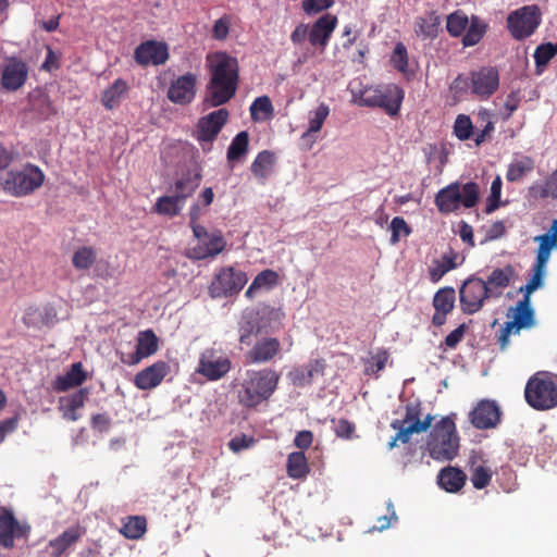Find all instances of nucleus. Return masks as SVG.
<instances>
[{"instance_id":"423d86ee","label":"nucleus","mask_w":557,"mask_h":557,"mask_svg":"<svg viewBox=\"0 0 557 557\" xmlns=\"http://www.w3.org/2000/svg\"><path fill=\"white\" fill-rule=\"evenodd\" d=\"M403 99L404 90L394 84L367 87L360 90L359 94L352 91V100L356 104L381 108L389 115L398 113Z\"/></svg>"},{"instance_id":"f257e3e1","label":"nucleus","mask_w":557,"mask_h":557,"mask_svg":"<svg viewBox=\"0 0 557 557\" xmlns=\"http://www.w3.org/2000/svg\"><path fill=\"white\" fill-rule=\"evenodd\" d=\"M211 79L207 85L205 102L209 107L226 103L236 92L238 83L237 60L225 52L208 57Z\"/></svg>"},{"instance_id":"7c9ffc66","label":"nucleus","mask_w":557,"mask_h":557,"mask_svg":"<svg viewBox=\"0 0 557 557\" xmlns=\"http://www.w3.org/2000/svg\"><path fill=\"white\" fill-rule=\"evenodd\" d=\"M87 379L82 362H75L63 375H59L53 382V388L58 392H65L70 388L82 385Z\"/></svg>"},{"instance_id":"4be33fe9","label":"nucleus","mask_w":557,"mask_h":557,"mask_svg":"<svg viewBox=\"0 0 557 557\" xmlns=\"http://www.w3.org/2000/svg\"><path fill=\"white\" fill-rule=\"evenodd\" d=\"M170 372V366L165 361H157L139 371L134 379L137 388L147 391L157 387Z\"/></svg>"},{"instance_id":"bf43d9fd","label":"nucleus","mask_w":557,"mask_h":557,"mask_svg":"<svg viewBox=\"0 0 557 557\" xmlns=\"http://www.w3.org/2000/svg\"><path fill=\"white\" fill-rule=\"evenodd\" d=\"M389 227L392 231L391 243L393 245L399 242L401 235L408 236L410 234L409 226L407 225L406 221L400 216L394 218L391 222Z\"/></svg>"},{"instance_id":"9d476101","label":"nucleus","mask_w":557,"mask_h":557,"mask_svg":"<svg viewBox=\"0 0 557 557\" xmlns=\"http://www.w3.org/2000/svg\"><path fill=\"white\" fill-rule=\"evenodd\" d=\"M200 175H187L175 183V195L162 196L154 205V211L159 214L175 216L183 209L184 202L199 186Z\"/></svg>"},{"instance_id":"4d7b16f0","label":"nucleus","mask_w":557,"mask_h":557,"mask_svg":"<svg viewBox=\"0 0 557 557\" xmlns=\"http://www.w3.org/2000/svg\"><path fill=\"white\" fill-rule=\"evenodd\" d=\"M492 479V471L490 468L484 466H478L473 468L471 473V482L478 490L484 488L488 485Z\"/></svg>"},{"instance_id":"6ab92c4d","label":"nucleus","mask_w":557,"mask_h":557,"mask_svg":"<svg viewBox=\"0 0 557 557\" xmlns=\"http://www.w3.org/2000/svg\"><path fill=\"white\" fill-rule=\"evenodd\" d=\"M469 417L476 429H490L500 421V409L495 401L481 400L469 413Z\"/></svg>"},{"instance_id":"338daca9","label":"nucleus","mask_w":557,"mask_h":557,"mask_svg":"<svg viewBox=\"0 0 557 557\" xmlns=\"http://www.w3.org/2000/svg\"><path fill=\"white\" fill-rule=\"evenodd\" d=\"M334 430L337 436L343 438H350L355 431V425L348 420L339 419L337 422H335Z\"/></svg>"},{"instance_id":"6e6d98bb","label":"nucleus","mask_w":557,"mask_h":557,"mask_svg":"<svg viewBox=\"0 0 557 557\" xmlns=\"http://www.w3.org/2000/svg\"><path fill=\"white\" fill-rule=\"evenodd\" d=\"M32 110L38 112L42 116L50 115L53 110L49 97L42 92L32 95Z\"/></svg>"},{"instance_id":"e2e57ef3","label":"nucleus","mask_w":557,"mask_h":557,"mask_svg":"<svg viewBox=\"0 0 557 557\" xmlns=\"http://www.w3.org/2000/svg\"><path fill=\"white\" fill-rule=\"evenodd\" d=\"M333 5V0H304L302 9L306 13L312 14L321 12Z\"/></svg>"},{"instance_id":"f704fd0d","label":"nucleus","mask_w":557,"mask_h":557,"mask_svg":"<svg viewBox=\"0 0 557 557\" xmlns=\"http://www.w3.org/2000/svg\"><path fill=\"white\" fill-rule=\"evenodd\" d=\"M128 84L122 78H117L106 88L101 96V103L108 110L119 107L128 92Z\"/></svg>"},{"instance_id":"5fc2aeb1","label":"nucleus","mask_w":557,"mask_h":557,"mask_svg":"<svg viewBox=\"0 0 557 557\" xmlns=\"http://www.w3.org/2000/svg\"><path fill=\"white\" fill-rule=\"evenodd\" d=\"M454 133L460 140H467L473 133V125L468 115L460 114L454 124Z\"/></svg>"},{"instance_id":"603ef678","label":"nucleus","mask_w":557,"mask_h":557,"mask_svg":"<svg viewBox=\"0 0 557 557\" xmlns=\"http://www.w3.org/2000/svg\"><path fill=\"white\" fill-rule=\"evenodd\" d=\"M469 21L462 11H456L447 16L446 29L450 36L459 37L466 32Z\"/></svg>"},{"instance_id":"de8ad7c7","label":"nucleus","mask_w":557,"mask_h":557,"mask_svg":"<svg viewBox=\"0 0 557 557\" xmlns=\"http://www.w3.org/2000/svg\"><path fill=\"white\" fill-rule=\"evenodd\" d=\"M146 519L140 516L128 517L121 528V533L131 540H137L146 532Z\"/></svg>"},{"instance_id":"412c9836","label":"nucleus","mask_w":557,"mask_h":557,"mask_svg":"<svg viewBox=\"0 0 557 557\" xmlns=\"http://www.w3.org/2000/svg\"><path fill=\"white\" fill-rule=\"evenodd\" d=\"M196 82L197 77L193 73L180 76L172 82L168 90V98L180 104L191 102L196 95Z\"/></svg>"},{"instance_id":"b1692460","label":"nucleus","mask_w":557,"mask_h":557,"mask_svg":"<svg viewBox=\"0 0 557 557\" xmlns=\"http://www.w3.org/2000/svg\"><path fill=\"white\" fill-rule=\"evenodd\" d=\"M169 58L168 47L163 42L147 41L135 50V60L139 64H163Z\"/></svg>"},{"instance_id":"c756f323","label":"nucleus","mask_w":557,"mask_h":557,"mask_svg":"<svg viewBox=\"0 0 557 557\" xmlns=\"http://www.w3.org/2000/svg\"><path fill=\"white\" fill-rule=\"evenodd\" d=\"M158 349V338L151 330L140 332L137 338L136 351L129 360L122 359L131 364L138 363L143 358L153 355Z\"/></svg>"},{"instance_id":"774afa93","label":"nucleus","mask_w":557,"mask_h":557,"mask_svg":"<svg viewBox=\"0 0 557 557\" xmlns=\"http://www.w3.org/2000/svg\"><path fill=\"white\" fill-rule=\"evenodd\" d=\"M313 441V434L310 431H300L296 434L294 444L300 449H307L311 446Z\"/></svg>"},{"instance_id":"c85d7f7f","label":"nucleus","mask_w":557,"mask_h":557,"mask_svg":"<svg viewBox=\"0 0 557 557\" xmlns=\"http://www.w3.org/2000/svg\"><path fill=\"white\" fill-rule=\"evenodd\" d=\"M262 333L258 312L253 308H247L242 312L238 321V341L240 344L250 345L253 334Z\"/></svg>"},{"instance_id":"aec40b11","label":"nucleus","mask_w":557,"mask_h":557,"mask_svg":"<svg viewBox=\"0 0 557 557\" xmlns=\"http://www.w3.org/2000/svg\"><path fill=\"white\" fill-rule=\"evenodd\" d=\"M281 342L275 337H262L246 354L248 363H267L280 355Z\"/></svg>"},{"instance_id":"680f3d73","label":"nucleus","mask_w":557,"mask_h":557,"mask_svg":"<svg viewBox=\"0 0 557 557\" xmlns=\"http://www.w3.org/2000/svg\"><path fill=\"white\" fill-rule=\"evenodd\" d=\"M386 361L387 356L385 352L372 356L370 359L367 360L366 373L373 374L380 372L381 370L384 369Z\"/></svg>"},{"instance_id":"72a5a7b5","label":"nucleus","mask_w":557,"mask_h":557,"mask_svg":"<svg viewBox=\"0 0 557 557\" xmlns=\"http://www.w3.org/2000/svg\"><path fill=\"white\" fill-rule=\"evenodd\" d=\"M466 480L467 475L465 472L455 467H446L437 475L440 486L449 493H456L461 490Z\"/></svg>"},{"instance_id":"0eeeda50","label":"nucleus","mask_w":557,"mask_h":557,"mask_svg":"<svg viewBox=\"0 0 557 557\" xmlns=\"http://www.w3.org/2000/svg\"><path fill=\"white\" fill-rule=\"evenodd\" d=\"M534 242L539 243V248L533 267V275L529 282L520 288V290L524 293V296L529 298L534 290L542 286L550 252L557 249V220L553 221L547 233L535 236Z\"/></svg>"},{"instance_id":"f8f14e48","label":"nucleus","mask_w":557,"mask_h":557,"mask_svg":"<svg viewBox=\"0 0 557 557\" xmlns=\"http://www.w3.org/2000/svg\"><path fill=\"white\" fill-rule=\"evenodd\" d=\"M247 281L245 272L232 267L222 268L212 280L209 293L213 298L238 294Z\"/></svg>"},{"instance_id":"ddd939ff","label":"nucleus","mask_w":557,"mask_h":557,"mask_svg":"<svg viewBox=\"0 0 557 557\" xmlns=\"http://www.w3.org/2000/svg\"><path fill=\"white\" fill-rule=\"evenodd\" d=\"M232 368L231 359L223 352L214 349H205L196 368V373L202 375L208 381H218L224 377Z\"/></svg>"},{"instance_id":"bb28decb","label":"nucleus","mask_w":557,"mask_h":557,"mask_svg":"<svg viewBox=\"0 0 557 557\" xmlns=\"http://www.w3.org/2000/svg\"><path fill=\"white\" fill-rule=\"evenodd\" d=\"M455 305V290L451 287L440 289L433 298V307L435 313L432 318V323L436 326H442L446 321V315L454 309Z\"/></svg>"},{"instance_id":"a878e982","label":"nucleus","mask_w":557,"mask_h":557,"mask_svg":"<svg viewBox=\"0 0 557 557\" xmlns=\"http://www.w3.org/2000/svg\"><path fill=\"white\" fill-rule=\"evenodd\" d=\"M337 25V17L332 14H324L311 27L309 41L312 46L324 48L329 38Z\"/></svg>"},{"instance_id":"864d4df0","label":"nucleus","mask_w":557,"mask_h":557,"mask_svg":"<svg viewBox=\"0 0 557 557\" xmlns=\"http://www.w3.org/2000/svg\"><path fill=\"white\" fill-rule=\"evenodd\" d=\"M557 46L550 42L540 45L534 52L536 67H544L556 55Z\"/></svg>"},{"instance_id":"f3484780","label":"nucleus","mask_w":557,"mask_h":557,"mask_svg":"<svg viewBox=\"0 0 557 557\" xmlns=\"http://www.w3.org/2000/svg\"><path fill=\"white\" fill-rule=\"evenodd\" d=\"M28 66L16 58H10L3 65L1 74V86L4 90L15 91L27 81Z\"/></svg>"},{"instance_id":"a211bd4d","label":"nucleus","mask_w":557,"mask_h":557,"mask_svg":"<svg viewBox=\"0 0 557 557\" xmlns=\"http://www.w3.org/2000/svg\"><path fill=\"white\" fill-rule=\"evenodd\" d=\"M499 85L498 72L494 67H482L471 74V91L481 99L493 95Z\"/></svg>"},{"instance_id":"79ce46f5","label":"nucleus","mask_w":557,"mask_h":557,"mask_svg":"<svg viewBox=\"0 0 557 557\" xmlns=\"http://www.w3.org/2000/svg\"><path fill=\"white\" fill-rule=\"evenodd\" d=\"M534 169V161L530 157H519L511 161L508 165L506 178L508 182L515 183L522 180Z\"/></svg>"},{"instance_id":"3c124183","label":"nucleus","mask_w":557,"mask_h":557,"mask_svg":"<svg viewBox=\"0 0 557 557\" xmlns=\"http://www.w3.org/2000/svg\"><path fill=\"white\" fill-rule=\"evenodd\" d=\"M97 253L92 247H79L72 257L73 267L76 270H88L96 261Z\"/></svg>"},{"instance_id":"f03ea898","label":"nucleus","mask_w":557,"mask_h":557,"mask_svg":"<svg viewBox=\"0 0 557 557\" xmlns=\"http://www.w3.org/2000/svg\"><path fill=\"white\" fill-rule=\"evenodd\" d=\"M280 374L272 369L247 370L242 383L239 401L246 407H255L269 399L275 392Z\"/></svg>"},{"instance_id":"c9c22d12","label":"nucleus","mask_w":557,"mask_h":557,"mask_svg":"<svg viewBox=\"0 0 557 557\" xmlns=\"http://www.w3.org/2000/svg\"><path fill=\"white\" fill-rule=\"evenodd\" d=\"M324 363L315 360L307 366L295 368L288 373V377L295 386L304 387L311 384L315 374L322 373Z\"/></svg>"},{"instance_id":"dca6fc26","label":"nucleus","mask_w":557,"mask_h":557,"mask_svg":"<svg viewBox=\"0 0 557 557\" xmlns=\"http://www.w3.org/2000/svg\"><path fill=\"white\" fill-rule=\"evenodd\" d=\"M228 119L226 109H219L201 117L197 125V139L202 144L212 143Z\"/></svg>"},{"instance_id":"473e14b6","label":"nucleus","mask_w":557,"mask_h":557,"mask_svg":"<svg viewBox=\"0 0 557 557\" xmlns=\"http://www.w3.org/2000/svg\"><path fill=\"white\" fill-rule=\"evenodd\" d=\"M512 275L513 269L510 265L502 269H495L488 275L487 280L484 281V284L487 287L491 298L499 297L502 295L503 289L510 284Z\"/></svg>"},{"instance_id":"ea45409f","label":"nucleus","mask_w":557,"mask_h":557,"mask_svg":"<svg viewBox=\"0 0 557 557\" xmlns=\"http://www.w3.org/2000/svg\"><path fill=\"white\" fill-rule=\"evenodd\" d=\"M87 393L83 389L60 399V410L63 418L70 421L79 419L77 410L83 408Z\"/></svg>"},{"instance_id":"37998d69","label":"nucleus","mask_w":557,"mask_h":557,"mask_svg":"<svg viewBox=\"0 0 557 557\" xmlns=\"http://www.w3.org/2000/svg\"><path fill=\"white\" fill-rule=\"evenodd\" d=\"M441 18L435 11H431L418 18L416 33L424 38H435L438 34Z\"/></svg>"},{"instance_id":"69168bd1","label":"nucleus","mask_w":557,"mask_h":557,"mask_svg":"<svg viewBox=\"0 0 557 557\" xmlns=\"http://www.w3.org/2000/svg\"><path fill=\"white\" fill-rule=\"evenodd\" d=\"M230 21L227 17H221L215 21L212 29V35L215 39H225L228 35Z\"/></svg>"},{"instance_id":"9b49d317","label":"nucleus","mask_w":557,"mask_h":557,"mask_svg":"<svg viewBox=\"0 0 557 557\" xmlns=\"http://www.w3.org/2000/svg\"><path fill=\"white\" fill-rule=\"evenodd\" d=\"M541 24V11L537 5H525L511 12L507 17V27L517 40L530 37Z\"/></svg>"},{"instance_id":"5701e85b","label":"nucleus","mask_w":557,"mask_h":557,"mask_svg":"<svg viewBox=\"0 0 557 557\" xmlns=\"http://www.w3.org/2000/svg\"><path fill=\"white\" fill-rule=\"evenodd\" d=\"M23 527L14 517L12 510L0 508V545L4 548H11L14 545V539L22 536Z\"/></svg>"},{"instance_id":"20e7f679","label":"nucleus","mask_w":557,"mask_h":557,"mask_svg":"<svg viewBox=\"0 0 557 557\" xmlns=\"http://www.w3.org/2000/svg\"><path fill=\"white\" fill-rule=\"evenodd\" d=\"M426 448L437 461L453 460L459 450V437L451 417H444L433 426Z\"/></svg>"},{"instance_id":"a19ab883","label":"nucleus","mask_w":557,"mask_h":557,"mask_svg":"<svg viewBox=\"0 0 557 557\" xmlns=\"http://www.w3.org/2000/svg\"><path fill=\"white\" fill-rule=\"evenodd\" d=\"M274 160V154L268 150H263L258 153L251 164V172L258 181L264 183L270 176L273 170Z\"/></svg>"},{"instance_id":"cd10ccee","label":"nucleus","mask_w":557,"mask_h":557,"mask_svg":"<svg viewBox=\"0 0 557 557\" xmlns=\"http://www.w3.org/2000/svg\"><path fill=\"white\" fill-rule=\"evenodd\" d=\"M421 416V406L419 403H409L406 406V414L405 418L399 420L396 419L403 425V430H409L411 428H419V431H412V434H420L425 432L432 424L434 417L432 414H426L423 420L420 419Z\"/></svg>"},{"instance_id":"49530a36","label":"nucleus","mask_w":557,"mask_h":557,"mask_svg":"<svg viewBox=\"0 0 557 557\" xmlns=\"http://www.w3.org/2000/svg\"><path fill=\"white\" fill-rule=\"evenodd\" d=\"M250 115L255 122H265L272 119L274 109L268 96H261L255 99L250 106Z\"/></svg>"},{"instance_id":"1a4fd4ad","label":"nucleus","mask_w":557,"mask_h":557,"mask_svg":"<svg viewBox=\"0 0 557 557\" xmlns=\"http://www.w3.org/2000/svg\"><path fill=\"white\" fill-rule=\"evenodd\" d=\"M508 318L511 320L502 326L498 335V344L503 351L507 349L511 335H518L522 329H530L535 324L530 298L524 296L522 300L518 301L516 307L510 308Z\"/></svg>"},{"instance_id":"6e6552de","label":"nucleus","mask_w":557,"mask_h":557,"mask_svg":"<svg viewBox=\"0 0 557 557\" xmlns=\"http://www.w3.org/2000/svg\"><path fill=\"white\" fill-rule=\"evenodd\" d=\"M478 198L479 187L475 183L469 182L462 186L454 183L437 193L435 203L442 213H450L460 205L466 208L474 207Z\"/></svg>"},{"instance_id":"e433bc0d","label":"nucleus","mask_w":557,"mask_h":557,"mask_svg":"<svg viewBox=\"0 0 557 557\" xmlns=\"http://www.w3.org/2000/svg\"><path fill=\"white\" fill-rule=\"evenodd\" d=\"M256 311L258 312V321L260 322L262 333H272L281 327L285 317L281 309L262 306L256 309Z\"/></svg>"},{"instance_id":"a18cd8bd","label":"nucleus","mask_w":557,"mask_h":557,"mask_svg":"<svg viewBox=\"0 0 557 557\" xmlns=\"http://www.w3.org/2000/svg\"><path fill=\"white\" fill-rule=\"evenodd\" d=\"M287 473L292 479H302L309 473L308 461L302 451H294L288 455Z\"/></svg>"},{"instance_id":"4c0bfd02","label":"nucleus","mask_w":557,"mask_h":557,"mask_svg":"<svg viewBox=\"0 0 557 557\" xmlns=\"http://www.w3.org/2000/svg\"><path fill=\"white\" fill-rule=\"evenodd\" d=\"M457 255L454 251L444 253L441 258L432 261L429 267V277L433 283L440 282V280L449 271L458 267Z\"/></svg>"},{"instance_id":"09e8293b","label":"nucleus","mask_w":557,"mask_h":557,"mask_svg":"<svg viewBox=\"0 0 557 557\" xmlns=\"http://www.w3.org/2000/svg\"><path fill=\"white\" fill-rule=\"evenodd\" d=\"M391 63L404 75L413 74V69L409 64L407 48L403 42L396 44L391 55Z\"/></svg>"},{"instance_id":"58836bf2","label":"nucleus","mask_w":557,"mask_h":557,"mask_svg":"<svg viewBox=\"0 0 557 557\" xmlns=\"http://www.w3.org/2000/svg\"><path fill=\"white\" fill-rule=\"evenodd\" d=\"M278 281V275L275 271L267 269L260 272L247 288L245 296L252 299L258 293L262 290L272 289Z\"/></svg>"},{"instance_id":"c03bdc74","label":"nucleus","mask_w":557,"mask_h":557,"mask_svg":"<svg viewBox=\"0 0 557 557\" xmlns=\"http://www.w3.org/2000/svg\"><path fill=\"white\" fill-rule=\"evenodd\" d=\"M487 25L478 16L473 15L469 21L467 32L463 34L462 44L465 47H472L479 44L486 33Z\"/></svg>"},{"instance_id":"4468645a","label":"nucleus","mask_w":557,"mask_h":557,"mask_svg":"<svg viewBox=\"0 0 557 557\" xmlns=\"http://www.w3.org/2000/svg\"><path fill=\"white\" fill-rule=\"evenodd\" d=\"M194 236L197 239V244L189 249V256L194 259L202 260L215 257L226 245L221 232L209 233L202 225L194 226Z\"/></svg>"},{"instance_id":"052dcab7","label":"nucleus","mask_w":557,"mask_h":557,"mask_svg":"<svg viewBox=\"0 0 557 557\" xmlns=\"http://www.w3.org/2000/svg\"><path fill=\"white\" fill-rule=\"evenodd\" d=\"M255 444V438L245 434L237 435L228 442V448L233 453H240L250 448Z\"/></svg>"},{"instance_id":"39448f33","label":"nucleus","mask_w":557,"mask_h":557,"mask_svg":"<svg viewBox=\"0 0 557 557\" xmlns=\"http://www.w3.org/2000/svg\"><path fill=\"white\" fill-rule=\"evenodd\" d=\"M524 398L535 410H549L557 406V376L541 371L533 374L527 382Z\"/></svg>"},{"instance_id":"0e129e2a","label":"nucleus","mask_w":557,"mask_h":557,"mask_svg":"<svg viewBox=\"0 0 557 557\" xmlns=\"http://www.w3.org/2000/svg\"><path fill=\"white\" fill-rule=\"evenodd\" d=\"M465 332H466V325L465 324L459 325L457 329H455L453 332H450L446 336V338H445V341L443 343L445 348L446 349H454V348H456L457 345L463 338Z\"/></svg>"},{"instance_id":"393cba45","label":"nucleus","mask_w":557,"mask_h":557,"mask_svg":"<svg viewBox=\"0 0 557 557\" xmlns=\"http://www.w3.org/2000/svg\"><path fill=\"white\" fill-rule=\"evenodd\" d=\"M85 531L81 527H71L59 536L51 540L47 546L50 557H61L70 547H72L83 535Z\"/></svg>"},{"instance_id":"2eb2a0df","label":"nucleus","mask_w":557,"mask_h":557,"mask_svg":"<svg viewBox=\"0 0 557 557\" xmlns=\"http://www.w3.org/2000/svg\"><path fill=\"white\" fill-rule=\"evenodd\" d=\"M460 305L463 312L473 314L478 312L484 300L491 298L484 280L471 277L467 280L459 290Z\"/></svg>"},{"instance_id":"8fccbe9b","label":"nucleus","mask_w":557,"mask_h":557,"mask_svg":"<svg viewBox=\"0 0 557 557\" xmlns=\"http://www.w3.org/2000/svg\"><path fill=\"white\" fill-rule=\"evenodd\" d=\"M249 136L247 132L238 133L232 140L227 149V160L237 161L247 153Z\"/></svg>"},{"instance_id":"7ed1b4c3","label":"nucleus","mask_w":557,"mask_h":557,"mask_svg":"<svg viewBox=\"0 0 557 557\" xmlns=\"http://www.w3.org/2000/svg\"><path fill=\"white\" fill-rule=\"evenodd\" d=\"M46 175L36 164L27 162L20 168L9 170L1 178L2 190L15 198L34 194L45 183Z\"/></svg>"},{"instance_id":"13d9d810","label":"nucleus","mask_w":557,"mask_h":557,"mask_svg":"<svg viewBox=\"0 0 557 557\" xmlns=\"http://www.w3.org/2000/svg\"><path fill=\"white\" fill-rule=\"evenodd\" d=\"M391 426L397 431L396 435L392 437V440L388 443V448L393 449L396 447L397 442H401L404 444L408 443L412 436V431H419V428H411L409 430H403V425L398 421H393L391 423Z\"/></svg>"},{"instance_id":"2f4dec72","label":"nucleus","mask_w":557,"mask_h":557,"mask_svg":"<svg viewBox=\"0 0 557 557\" xmlns=\"http://www.w3.org/2000/svg\"><path fill=\"white\" fill-rule=\"evenodd\" d=\"M330 114V108L325 103L319 104L314 110L309 112L308 129L301 135V139L307 141L309 146L315 141V134L319 133Z\"/></svg>"}]
</instances>
